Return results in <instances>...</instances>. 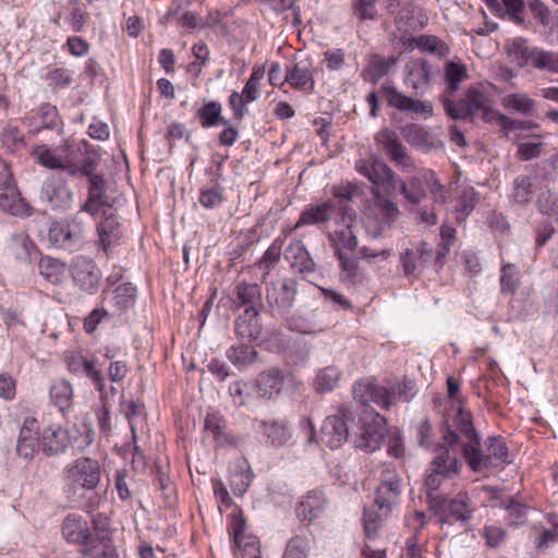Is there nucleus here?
I'll list each match as a JSON object with an SVG mask.
<instances>
[{
  "mask_svg": "<svg viewBox=\"0 0 558 558\" xmlns=\"http://www.w3.org/2000/svg\"><path fill=\"white\" fill-rule=\"evenodd\" d=\"M328 505V499L322 490H308L300 498L295 507V513L299 519L311 522L319 518L326 511Z\"/></svg>",
  "mask_w": 558,
  "mask_h": 558,
  "instance_id": "obj_24",
  "label": "nucleus"
},
{
  "mask_svg": "<svg viewBox=\"0 0 558 558\" xmlns=\"http://www.w3.org/2000/svg\"><path fill=\"white\" fill-rule=\"evenodd\" d=\"M478 201L477 193L474 189L469 187L463 190L458 201L457 219L465 220L470 213L474 209Z\"/></svg>",
  "mask_w": 558,
  "mask_h": 558,
  "instance_id": "obj_50",
  "label": "nucleus"
},
{
  "mask_svg": "<svg viewBox=\"0 0 558 558\" xmlns=\"http://www.w3.org/2000/svg\"><path fill=\"white\" fill-rule=\"evenodd\" d=\"M222 107L218 101L206 102L198 111L197 117L203 128H211L218 124L227 125L229 121L221 117Z\"/></svg>",
  "mask_w": 558,
  "mask_h": 558,
  "instance_id": "obj_44",
  "label": "nucleus"
},
{
  "mask_svg": "<svg viewBox=\"0 0 558 558\" xmlns=\"http://www.w3.org/2000/svg\"><path fill=\"white\" fill-rule=\"evenodd\" d=\"M284 81L294 89L304 93H313L315 88V80L311 69V64L301 61L292 64L287 69Z\"/></svg>",
  "mask_w": 558,
  "mask_h": 558,
  "instance_id": "obj_29",
  "label": "nucleus"
},
{
  "mask_svg": "<svg viewBox=\"0 0 558 558\" xmlns=\"http://www.w3.org/2000/svg\"><path fill=\"white\" fill-rule=\"evenodd\" d=\"M68 146H62L59 149H51L48 145H38L33 148V158L43 167L52 170H64L68 172L70 162V155H63Z\"/></svg>",
  "mask_w": 558,
  "mask_h": 558,
  "instance_id": "obj_28",
  "label": "nucleus"
},
{
  "mask_svg": "<svg viewBox=\"0 0 558 558\" xmlns=\"http://www.w3.org/2000/svg\"><path fill=\"white\" fill-rule=\"evenodd\" d=\"M353 421L354 415L350 407L339 405L335 413L324 420L320 440L332 450L340 448L349 438L350 423Z\"/></svg>",
  "mask_w": 558,
  "mask_h": 558,
  "instance_id": "obj_6",
  "label": "nucleus"
},
{
  "mask_svg": "<svg viewBox=\"0 0 558 558\" xmlns=\"http://www.w3.org/2000/svg\"><path fill=\"white\" fill-rule=\"evenodd\" d=\"M0 208L16 217H27L32 215V207L21 196L16 184L0 187Z\"/></svg>",
  "mask_w": 558,
  "mask_h": 558,
  "instance_id": "obj_27",
  "label": "nucleus"
},
{
  "mask_svg": "<svg viewBox=\"0 0 558 558\" xmlns=\"http://www.w3.org/2000/svg\"><path fill=\"white\" fill-rule=\"evenodd\" d=\"M465 448L466 440L456 426L453 415L451 422H446L440 440L432 449V468L442 473L447 480L458 476L463 466L462 458L465 460Z\"/></svg>",
  "mask_w": 558,
  "mask_h": 558,
  "instance_id": "obj_3",
  "label": "nucleus"
},
{
  "mask_svg": "<svg viewBox=\"0 0 558 558\" xmlns=\"http://www.w3.org/2000/svg\"><path fill=\"white\" fill-rule=\"evenodd\" d=\"M536 205L541 213L547 216H558V194L550 190H542L539 192Z\"/></svg>",
  "mask_w": 558,
  "mask_h": 558,
  "instance_id": "obj_52",
  "label": "nucleus"
},
{
  "mask_svg": "<svg viewBox=\"0 0 558 558\" xmlns=\"http://www.w3.org/2000/svg\"><path fill=\"white\" fill-rule=\"evenodd\" d=\"M375 141L385 150L390 160L395 162L396 167H399L404 172L415 170L413 159L393 131L388 129L379 131L375 136Z\"/></svg>",
  "mask_w": 558,
  "mask_h": 558,
  "instance_id": "obj_11",
  "label": "nucleus"
},
{
  "mask_svg": "<svg viewBox=\"0 0 558 558\" xmlns=\"http://www.w3.org/2000/svg\"><path fill=\"white\" fill-rule=\"evenodd\" d=\"M531 17L543 27H549L553 24V15L549 7L541 0H531L529 2Z\"/></svg>",
  "mask_w": 558,
  "mask_h": 558,
  "instance_id": "obj_51",
  "label": "nucleus"
},
{
  "mask_svg": "<svg viewBox=\"0 0 558 558\" xmlns=\"http://www.w3.org/2000/svg\"><path fill=\"white\" fill-rule=\"evenodd\" d=\"M433 66L425 59H411L403 69V83L414 95L423 96L430 87Z\"/></svg>",
  "mask_w": 558,
  "mask_h": 558,
  "instance_id": "obj_13",
  "label": "nucleus"
},
{
  "mask_svg": "<svg viewBox=\"0 0 558 558\" xmlns=\"http://www.w3.org/2000/svg\"><path fill=\"white\" fill-rule=\"evenodd\" d=\"M353 13L360 21L376 19V0H353Z\"/></svg>",
  "mask_w": 558,
  "mask_h": 558,
  "instance_id": "obj_59",
  "label": "nucleus"
},
{
  "mask_svg": "<svg viewBox=\"0 0 558 558\" xmlns=\"http://www.w3.org/2000/svg\"><path fill=\"white\" fill-rule=\"evenodd\" d=\"M46 81L49 86L66 88L73 82L72 72L64 68H54L47 72Z\"/></svg>",
  "mask_w": 558,
  "mask_h": 558,
  "instance_id": "obj_54",
  "label": "nucleus"
},
{
  "mask_svg": "<svg viewBox=\"0 0 558 558\" xmlns=\"http://www.w3.org/2000/svg\"><path fill=\"white\" fill-rule=\"evenodd\" d=\"M434 256L432 245L425 241L420 242L415 247L405 248L400 253V265L403 275L407 278L416 279Z\"/></svg>",
  "mask_w": 558,
  "mask_h": 558,
  "instance_id": "obj_15",
  "label": "nucleus"
},
{
  "mask_svg": "<svg viewBox=\"0 0 558 558\" xmlns=\"http://www.w3.org/2000/svg\"><path fill=\"white\" fill-rule=\"evenodd\" d=\"M355 169L375 186H387L392 190L396 187V173L379 159H360L355 162Z\"/></svg>",
  "mask_w": 558,
  "mask_h": 558,
  "instance_id": "obj_18",
  "label": "nucleus"
},
{
  "mask_svg": "<svg viewBox=\"0 0 558 558\" xmlns=\"http://www.w3.org/2000/svg\"><path fill=\"white\" fill-rule=\"evenodd\" d=\"M445 76L448 84L447 89L452 94L459 88L460 83L466 78V69L463 64L450 61L445 68Z\"/></svg>",
  "mask_w": 558,
  "mask_h": 558,
  "instance_id": "obj_49",
  "label": "nucleus"
},
{
  "mask_svg": "<svg viewBox=\"0 0 558 558\" xmlns=\"http://www.w3.org/2000/svg\"><path fill=\"white\" fill-rule=\"evenodd\" d=\"M335 210V204L331 201H327L325 203L318 205L307 206L302 213L296 221V223L290 228L284 230V233H291L296 229L308 226V225H317L323 223L330 220L331 215Z\"/></svg>",
  "mask_w": 558,
  "mask_h": 558,
  "instance_id": "obj_31",
  "label": "nucleus"
},
{
  "mask_svg": "<svg viewBox=\"0 0 558 558\" xmlns=\"http://www.w3.org/2000/svg\"><path fill=\"white\" fill-rule=\"evenodd\" d=\"M98 245L109 256L112 250L122 244L123 232L121 223L113 214L104 210V219L97 227Z\"/></svg>",
  "mask_w": 558,
  "mask_h": 558,
  "instance_id": "obj_22",
  "label": "nucleus"
},
{
  "mask_svg": "<svg viewBox=\"0 0 558 558\" xmlns=\"http://www.w3.org/2000/svg\"><path fill=\"white\" fill-rule=\"evenodd\" d=\"M465 101L470 108L471 118L482 114L485 121H493L496 111L489 106V98L477 89H470L466 94Z\"/></svg>",
  "mask_w": 558,
  "mask_h": 558,
  "instance_id": "obj_38",
  "label": "nucleus"
},
{
  "mask_svg": "<svg viewBox=\"0 0 558 558\" xmlns=\"http://www.w3.org/2000/svg\"><path fill=\"white\" fill-rule=\"evenodd\" d=\"M205 430L210 434L217 446L234 444L235 439L227 429L226 421L216 413H209L205 417Z\"/></svg>",
  "mask_w": 558,
  "mask_h": 558,
  "instance_id": "obj_36",
  "label": "nucleus"
},
{
  "mask_svg": "<svg viewBox=\"0 0 558 558\" xmlns=\"http://www.w3.org/2000/svg\"><path fill=\"white\" fill-rule=\"evenodd\" d=\"M506 51L509 61L521 69L523 66V39L518 37L508 40L506 44Z\"/></svg>",
  "mask_w": 558,
  "mask_h": 558,
  "instance_id": "obj_62",
  "label": "nucleus"
},
{
  "mask_svg": "<svg viewBox=\"0 0 558 558\" xmlns=\"http://www.w3.org/2000/svg\"><path fill=\"white\" fill-rule=\"evenodd\" d=\"M456 426L466 440L465 461L474 472H483L511 463L509 450L501 437H489L484 449L480 448V438L472 424L470 412L459 407L454 414Z\"/></svg>",
  "mask_w": 558,
  "mask_h": 558,
  "instance_id": "obj_1",
  "label": "nucleus"
},
{
  "mask_svg": "<svg viewBox=\"0 0 558 558\" xmlns=\"http://www.w3.org/2000/svg\"><path fill=\"white\" fill-rule=\"evenodd\" d=\"M254 385L255 390L259 397L271 399L272 397L279 395L283 388V373L276 367L269 368L258 375Z\"/></svg>",
  "mask_w": 558,
  "mask_h": 558,
  "instance_id": "obj_32",
  "label": "nucleus"
},
{
  "mask_svg": "<svg viewBox=\"0 0 558 558\" xmlns=\"http://www.w3.org/2000/svg\"><path fill=\"white\" fill-rule=\"evenodd\" d=\"M335 253L337 254V248L341 251V248H344L347 251H354L357 246V238L354 234L352 227L350 225L341 228L340 230L336 231L335 236Z\"/></svg>",
  "mask_w": 558,
  "mask_h": 558,
  "instance_id": "obj_53",
  "label": "nucleus"
},
{
  "mask_svg": "<svg viewBox=\"0 0 558 558\" xmlns=\"http://www.w3.org/2000/svg\"><path fill=\"white\" fill-rule=\"evenodd\" d=\"M70 274L81 290L88 293H95L98 290L101 271L92 258L82 255L74 257Z\"/></svg>",
  "mask_w": 558,
  "mask_h": 558,
  "instance_id": "obj_10",
  "label": "nucleus"
},
{
  "mask_svg": "<svg viewBox=\"0 0 558 558\" xmlns=\"http://www.w3.org/2000/svg\"><path fill=\"white\" fill-rule=\"evenodd\" d=\"M230 395L234 402L239 405H247L250 403V396L255 390L254 383H233L230 386Z\"/></svg>",
  "mask_w": 558,
  "mask_h": 558,
  "instance_id": "obj_56",
  "label": "nucleus"
},
{
  "mask_svg": "<svg viewBox=\"0 0 558 558\" xmlns=\"http://www.w3.org/2000/svg\"><path fill=\"white\" fill-rule=\"evenodd\" d=\"M260 312H243L234 322L236 338L251 343L262 335Z\"/></svg>",
  "mask_w": 558,
  "mask_h": 558,
  "instance_id": "obj_30",
  "label": "nucleus"
},
{
  "mask_svg": "<svg viewBox=\"0 0 558 558\" xmlns=\"http://www.w3.org/2000/svg\"><path fill=\"white\" fill-rule=\"evenodd\" d=\"M83 227L80 223L53 221L47 232L48 243L56 248L76 250L82 243Z\"/></svg>",
  "mask_w": 558,
  "mask_h": 558,
  "instance_id": "obj_12",
  "label": "nucleus"
},
{
  "mask_svg": "<svg viewBox=\"0 0 558 558\" xmlns=\"http://www.w3.org/2000/svg\"><path fill=\"white\" fill-rule=\"evenodd\" d=\"M66 365L70 373L85 375L93 381L97 390H104L105 377L101 371L96 367L94 360H89L81 353H71L66 356Z\"/></svg>",
  "mask_w": 558,
  "mask_h": 558,
  "instance_id": "obj_25",
  "label": "nucleus"
},
{
  "mask_svg": "<svg viewBox=\"0 0 558 558\" xmlns=\"http://www.w3.org/2000/svg\"><path fill=\"white\" fill-rule=\"evenodd\" d=\"M525 63L538 70L558 73V53L554 51L525 48Z\"/></svg>",
  "mask_w": 558,
  "mask_h": 558,
  "instance_id": "obj_34",
  "label": "nucleus"
},
{
  "mask_svg": "<svg viewBox=\"0 0 558 558\" xmlns=\"http://www.w3.org/2000/svg\"><path fill=\"white\" fill-rule=\"evenodd\" d=\"M62 535L69 543L90 546L82 550L84 555H88L98 542V538L93 536L87 520L74 513L68 514L63 520Z\"/></svg>",
  "mask_w": 558,
  "mask_h": 558,
  "instance_id": "obj_16",
  "label": "nucleus"
},
{
  "mask_svg": "<svg viewBox=\"0 0 558 558\" xmlns=\"http://www.w3.org/2000/svg\"><path fill=\"white\" fill-rule=\"evenodd\" d=\"M111 197L107 194V181L102 175L92 177L88 180L87 199L82 204L81 211L92 216L104 214L106 208L111 207Z\"/></svg>",
  "mask_w": 558,
  "mask_h": 558,
  "instance_id": "obj_20",
  "label": "nucleus"
},
{
  "mask_svg": "<svg viewBox=\"0 0 558 558\" xmlns=\"http://www.w3.org/2000/svg\"><path fill=\"white\" fill-rule=\"evenodd\" d=\"M74 391L70 381L61 378L52 383L49 388L51 403L62 413L72 409Z\"/></svg>",
  "mask_w": 558,
  "mask_h": 558,
  "instance_id": "obj_33",
  "label": "nucleus"
},
{
  "mask_svg": "<svg viewBox=\"0 0 558 558\" xmlns=\"http://www.w3.org/2000/svg\"><path fill=\"white\" fill-rule=\"evenodd\" d=\"M238 548L236 558H260L259 541L256 536L245 533V522L241 517H234L230 526Z\"/></svg>",
  "mask_w": 558,
  "mask_h": 558,
  "instance_id": "obj_21",
  "label": "nucleus"
},
{
  "mask_svg": "<svg viewBox=\"0 0 558 558\" xmlns=\"http://www.w3.org/2000/svg\"><path fill=\"white\" fill-rule=\"evenodd\" d=\"M39 274L53 284H60L64 281L66 266L60 259L43 257L38 264Z\"/></svg>",
  "mask_w": 558,
  "mask_h": 558,
  "instance_id": "obj_42",
  "label": "nucleus"
},
{
  "mask_svg": "<svg viewBox=\"0 0 558 558\" xmlns=\"http://www.w3.org/2000/svg\"><path fill=\"white\" fill-rule=\"evenodd\" d=\"M284 258L289 262L290 267L303 277L315 271L316 264L300 240L290 242L284 251Z\"/></svg>",
  "mask_w": 558,
  "mask_h": 558,
  "instance_id": "obj_26",
  "label": "nucleus"
},
{
  "mask_svg": "<svg viewBox=\"0 0 558 558\" xmlns=\"http://www.w3.org/2000/svg\"><path fill=\"white\" fill-rule=\"evenodd\" d=\"M485 545L490 548L500 546L506 538V531L497 525H485L481 531Z\"/></svg>",
  "mask_w": 558,
  "mask_h": 558,
  "instance_id": "obj_57",
  "label": "nucleus"
},
{
  "mask_svg": "<svg viewBox=\"0 0 558 558\" xmlns=\"http://www.w3.org/2000/svg\"><path fill=\"white\" fill-rule=\"evenodd\" d=\"M253 475L248 469L240 468L230 477V486L235 495H243L252 482Z\"/></svg>",
  "mask_w": 558,
  "mask_h": 558,
  "instance_id": "obj_55",
  "label": "nucleus"
},
{
  "mask_svg": "<svg viewBox=\"0 0 558 558\" xmlns=\"http://www.w3.org/2000/svg\"><path fill=\"white\" fill-rule=\"evenodd\" d=\"M145 415H146L145 407L142 402L131 400L125 403V417L129 421L131 432H132V438L134 441L136 439L135 420L137 417H145Z\"/></svg>",
  "mask_w": 558,
  "mask_h": 558,
  "instance_id": "obj_61",
  "label": "nucleus"
},
{
  "mask_svg": "<svg viewBox=\"0 0 558 558\" xmlns=\"http://www.w3.org/2000/svg\"><path fill=\"white\" fill-rule=\"evenodd\" d=\"M258 427L274 446H282L290 439V432L282 421L260 420Z\"/></svg>",
  "mask_w": 558,
  "mask_h": 558,
  "instance_id": "obj_40",
  "label": "nucleus"
},
{
  "mask_svg": "<svg viewBox=\"0 0 558 558\" xmlns=\"http://www.w3.org/2000/svg\"><path fill=\"white\" fill-rule=\"evenodd\" d=\"M2 146L10 153H19L25 148L26 142L24 134L16 125L7 124L0 133Z\"/></svg>",
  "mask_w": 558,
  "mask_h": 558,
  "instance_id": "obj_43",
  "label": "nucleus"
},
{
  "mask_svg": "<svg viewBox=\"0 0 558 558\" xmlns=\"http://www.w3.org/2000/svg\"><path fill=\"white\" fill-rule=\"evenodd\" d=\"M341 371L335 365H328L317 371L314 388L318 393L332 391L339 384Z\"/></svg>",
  "mask_w": 558,
  "mask_h": 558,
  "instance_id": "obj_41",
  "label": "nucleus"
},
{
  "mask_svg": "<svg viewBox=\"0 0 558 558\" xmlns=\"http://www.w3.org/2000/svg\"><path fill=\"white\" fill-rule=\"evenodd\" d=\"M231 308L244 312H262L264 308L262 288L257 283L241 281L235 284L230 296Z\"/></svg>",
  "mask_w": 558,
  "mask_h": 558,
  "instance_id": "obj_17",
  "label": "nucleus"
},
{
  "mask_svg": "<svg viewBox=\"0 0 558 558\" xmlns=\"http://www.w3.org/2000/svg\"><path fill=\"white\" fill-rule=\"evenodd\" d=\"M283 244L284 240L282 238L275 239L257 262V267L264 271V277L268 275L280 260Z\"/></svg>",
  "mask_w": 558,
  "mask_h": 558,
  "instance_id": "obj_46",
  "label": "nucleus"
},
{
  "mask_svg": "<svg viewBox=\"0 0 558 558\" xmlns=\"http://www.w3.org/2000/svg\"><path fill=\"white\" fill-rule=\"evenodd\" d=\"M93 439L94 432L87 425H83L81 438L68 436V432L57 424L47 426L41 433L43 450L49 456L64 452L70 441L75 444L78 449H83L92 444Z\"/></svg>",
  "mask_w": 558,
  "mask_h": 558,
  "instance_id": "obj_7",
  "label": "nucleus"
},
{
  "mask_svg": "<svg viewBox=\"0 0 558 558\" xmlns=\"http://www.w3.org/2000/svg\"><path fill=\"white\" fill-rule=\"evenodd\" d=\"M532 129L533 124L525 121V160L539 157L545 149L542 135L527 133Z\"/></svg>",
  "mask_w": 558,
  "mask_h": 558,
  "instance_id": "obj_48",
  "label": "nucleus"
},
{
  "mask_svg": "<svg viewBox=\"0 0 558 558\" xmlns=\"http://www.w3.org/2000/svg\"><path fill=\"white\" fill-rule=\"evenodd\" d=\"M430 509L439 517L440 523L468 522L473 518L474 507L465 492H460L454 498L446 496L430 497Z\"/></svg>",
  "mask_w": 558,
  "mask_h": 558,
  "instance_id": "obj_5",
  "label": "nucleus"
},
{
  "mask_svg": "<svg viewBox=\"0 0 558 558\" xmlns=\"http://www.w3.org/2000/svg\"><path fill=\"white\" fill-rule=\"evenodd\" d=\"M385 435L386 420L384 416L376 414L371 422L363 424V432L354 440V445L366 452H374L380 448Z\"/></svg>",
  "mask_w": 558,
  "mask_h": 558,
  "instance_id": "obj_23",
  "label": "nucleus"
},
{
  "mask_svg": "<svg viewBox=\"0 0 558 558\" xmlns=\"http://www.w3.org/2000/svg\"><path fill=\"white\" fill-rule=\"evenodd\" d=\"M324 62L329 71H339L345 64V52L341 48L328 49L324 52Z\"/></svg>",
  "mask_w": 558,
  "mask_h": 558,
  "instance_id": "obj_63",
  "label": "nucleus"
},
{
  "mask_svg": "<svg viewBox=\"0 0 558 558\" xmlns=\"http://www.w3.org/2000/svg\"><path fill=\"white\" fill-rule=\"evenodd\" d=\"M100 161V156L95 151H86L84 158L81 161H75L70 156V162L68 166V174L74 178L86 177L90 180L92 177H98L96 172Z\"/></svg>",
  "mask_w": 558,
  "mask_h": 558,
  "instance_id": "obj_35",
  "label": "nucleus"
},
{
  "mask_svg": "<svg viewBox=\"0 0 558 558\" xmlns=\"http://www.w3.org/2000/svg\"><path fill=\"white\" fill-rule=\"evenodd\" d=\"M310 550L311 539L305 534H296L289 539L282 558H307Z\"/></svg>",
  "mask_w": 558,
  "mask_h": 558,
  "instance_id": "obj_47",
  "label": "nucleus"
},
{
  "mask_svg": "<svg viewBox=\"0 0 558 558\" xmlns=\"http://www.w3.org/2000/svg\"><path fill=\"white\" fill-rule=\"evenodd\" d=\"M387 104L403 112H412L426 117L433 116V105L430 101L420 100L411 96H407L393 86L383 87Z\"/></svg>",
  "mask_w": 558,
  "mask_h": 558,
  "instance_id": "obj_19",
  "label": "nucleus"
},
{
  "mask_svg": "<svg viewBox=\"0 0 558 558\" xmlns=\"http://www.w3.org/2000/svg\"><path fill=\"white\" fill-rule=\"evenodd\" d=\"M40 444V428L37 418L31 411L23 416L16 442V452L20 457L32 460Z\"/></svg>",
  "mask_w": 558,
  "mask_h": 558,
  "instance_id": "obj_14",
  "label": "nucleus"
},
{
  "mask_svg": "<svg viewBox=\"0 0 558 558\" xmlns=\"http://www.w3.org/2000/svg\"><path fill=\"white\" fill-rule=\"evenodd\" d=\"M299 282L295 278L281 277L270 281L266 288V298L272 311L287 315L293 307Z\"/></svg>",
  "mask_w": 558,
  "mask_h": 558,
  "instance_id": "obj_9",
  "label": "nucleus"
},
{
  "mask_svg": "<svg viewBox=\"0 0 558 558\" xmlns=\"http://www.w3.org/2000/svg\"><path fill=\"white\" fill-rule=\"evenodd\" d=\"M405 141L412 145H422L427 140V132L417 124H408L402 129Z\"/></svg>",
  "mask_w": 558,
  "mask_h": 558,
  "instance_id": "obj_64",
  "label": "nucleus"
},
{
  "mask_svg": "<svg viewBox=\"0 0 558 558\" xmlns=\"http://www.w3.org/2000/svg\"><path fill=\"white\" fill-rule=\"evenodd\" d=\"M444 108L446 113L453 120H464L471 118L470 108L465 99L460 101H453L450 99H444Z\"/></svg>",
  "mask_w": 558,
  "mask_h": 558,
  "instance_id": "obj_60",
  "label": "nucleus"
},
{
  "mask_svg": "<svg viewBox=\"0 0 558 558\" xmlns=\"http://www.w3.org/2000/svg\"><path fill=\"white\" fill-rule=\"evenodd\" d=\"M412 389L413 384L411 381L402 385L398 384L397 387L391 386L390 388L371 383H357L353 387V395L364 404L374 402L383 409H388L397 401L408 402L411 398L408 391Z\"/></svg>",
  "mask_w": 558,
  "mask_h": 558,
  "instance_id": "obj_4",
  "label": "nucleus"
},
{
  "mask_svg": "<svg viewBox=\"0 0 558 558\" xmlns=\"http://www.w3.org/2000/svg\"><path fill=\"white\" fill-rule=\"evenodd\" d=\"M256 355V350L247 342L233 345L227 352V356L230 362L239 368L252 364L255 361Z\"/></svg>",
  "mask_w": 558,
  "mask_h": 558,
  "instance_id": "obj_45",
  "label": "nucleus"
},
{
  "mask_svg": "<svg viewBox=\"0 0 558 558\" xmlns=\"http://www.w3.org/2000/svg\"><path fill=\"white\" fill-rule=\"evenodd\" d=\"M64 476L74 489L93 490L100 482L101 470L97 460L82 457L65 468Z\"/></svg>",
  "mask_w": 558,
  "mask_h": 558,
  "instance_id": "obj_8",
  "label": "nucleus"
},
{
  "mask_svg": "<svg viewBox=\"0 0 558 558\" xmlns=\"http://www.w3.org/2000/svg\"><path fill=\"white\" fill-rule=\"evenodd\" d=\"M399 187L405 201L412 205L420 204L426 197L423 173L411 177L407 181L400 180Z\"/></svg>",
  "mask_w": 558,
  "mask_h": 558,
  "instance_id": "obj_39",
  "label": "nucleus"
},
{
  "mask_svg": "<svg viewBox=\"0 0 558 558\" xmlns=\"http://www.w3.org/2000/svg\"><path fill=\"white\" fill-rule=\"evenodd\" d=\"M402 494V480L395 468L385 466L376 489L375 506L378 511L365 509L363 513L364 532L368 539H374L388 514L399 506Z\"/></svg>",
  "mask_w": 558,
  "mask_h": 558,
  "instance_id": "obj_2",
  "label": "nucleus"
},
{
  "mask_svg": "<svg viewBox=\"0 0 558 558\" xmlns=\"http://www.w3.org/2000/svg\"><path fill=\"white\" fill-rule=\"evenodd\" d=\"M43 196L52 208H68L72 203V191L61 182H47L43 187Z\"/></svg>",
  "mask_w": 558,
  "mask_h": 558,
  "instance_id": "obj_37",
  "label": "nucleus"
},
{
  "mask_svg": "<svg viewBox=\"0 0 558 558\" xmlns=\"http://www.w3.org/2000/svg\"><path fill=\"white\" fill-rule=\"evenodd\" d=\"M423 179L425 185L428 186L430 194L433 195L434 202L444 204L446 202V196L444 192V186L440 184L436 174L432 170L423 171Z\"/></svg>",
  "mask_w": 558,
  "mask_h": 558,
  "instance_id": "obj_58",
  "label": "nucleus"
}]
</instances>
